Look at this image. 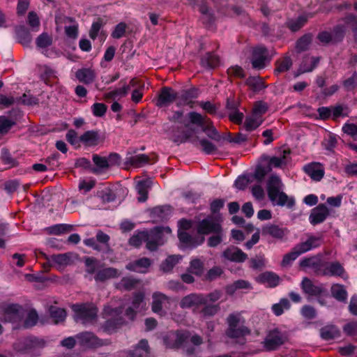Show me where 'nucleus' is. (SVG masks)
<instances>
[{"label":"nucleus","instance_id":"393cba45","mask_svg":"<svg viewBox=\"0 0 357 357\" xmlns=\"http://www.w3.org/2000/svg\"><path fill=\"white\" fill-rule=\"evenodd\" d=\"M344 273V268L342 264L337 261H334L328 264L324 269H321L320 275L343 278Z\"/></svg>","mask_w":357,"mask_h":357},{"label":"nucleus","instance_id":"9b49d317","mask_svg":"<svg viewBox=\"0 0 357 357\" xmlns=\"http://www.w3.org/2000/svg\"><path fill=\"white\" fill-rule=\"evenodd\" d=\"M271 57L269 56L267 49L263 46H257L253 49L252 64L254 68L262 69L266 62H269Z\"/></svg>","mask_w":357,"mask_h":357},{"label":"nucleus","instance_id":"a19ab883","mask_svg":"<svg viewBox=\"0 0 357 357\" xmlns=\"http://www.w3.org/2000/svg\"><path fill=\"white\" fill-rule=\"evenodd\" d=\"M246 85L253 91H259L266 88L263 79L259 77H249L245 81Z\"/></svg>","mask_w":357,"mask_h":357},{"label":"nucleus","instance_id":"4468645a","mask_svg":"<svg viewBox=\"0 0 357 357\" xmlns=\"http://www.w3.org/2000/svg\"><path fill=\"white\" fill-rule=\"evenodd\" d=\"M288 233V229L274 224H266L261 228L264 236H269L278 241H282Z\"/></svg>","mask_w":357,"mask_h":357},{"label":"nucleus","instance_id":"412c9836","mask_svg":"<svg viewBox=\"0 0 357 357\" xmlns=\"http://www.w3.org/2000/svg\"><path fill=\"white\" fill-rule=\"evenodd\" d=\"M329 215V210L324 204H320L314 208L309 217L312 225H315L323 222Z\"/></svg>","mask_w":357,"mask_h":357},{"label":"nucleus","instance_id":"cd10ccee","mask_svg":"<svg viewBox=\"0 0 357 357\" xmlns=\"http://www.w3.org/2000/svg\"><path fill=\"white\" fill-rule=\"evenodd\" d=\"M121 273L118 269L109 267L98 271L94 276L96 281L105 282L107 280L116 278L120 275Z\"/></svg>","mask_w":357,"mask_h":357},{"label":"nucleus","instance_id":"c9c22d12","mask_svg":"<svg viewBox=\"0 0 357 357\" xmlns=\"http://www.w3.org/2000/svg\"><path fill=\"white\" fill-rule=\"evenodd\" d=\"M76 77L81 82L89 84L94 81L96 73L91 68H82L77 71Z\"/></svg>","mask_w":357,"mask_h":357},{"label":"nucleus","instance_id":"473e14b6","mask_svg":"<svg viewBox=\"0 0 357 357\" xmlns=\"http://www.w3.org/2000/svg\"><path fill=\"white\" fill-rule=\"evenodd\" d=\"M153 162L151 156L146 154H139L127 159V164L134 167H140L144 165Z\"/></svg>","mask_w":357,"mask_h":357},{"label":"nucleus","instance_id":"20e7f679","mask_svg":"<svg viewBox=\"0 0 357 357\" xmlns=\"http://www.w3.org/2000/svg\"><path fill=\"white\" fill-rule=\"evenodd\" d=\"M123 307H114L110 305L106 306L103 311V315L107 321L104 325V330L112 333L116 329L126 324V321L121 316Z\"/></svg>","mask_w":357,"mask_h":357},{"label":"nucleus","instance_id":"052dcab7","mask_svg":"<svg viewBox=\"0 0 357 357\" xmlns=\"http://www.w3.org/2000/svg\"><path fill=\"white\" fill-rule=\"evenodd\" d=\"M38 320V316L35 310L29 311L24 321V327L29 328L36 324Z\"/></svg>","mask_w":357,"mask_h":357},{"label":"nucleus","instance_id":"680f3d73","mask_svg":"<svg viewBox=\"0 0 357 357\" xmlns=\"http://www.w3.org/2000/svg\"><path fill=\"white\" fill-rule=\"evenodd\" d=\"M227 74L229 78H243L245 77L243 69L238 66H231L227 70Z\"/></svg>","mask_w":357,"mask_h":357},{"label":"nucleus","instance_id":"de8ad7c7","mask_svg":"<svg viewBox=\"0 0 357 357\" xmlns=\"http://www.w3.org/2000/svg\"><path fill=\"white\" fill-rule=\"evenodd\" d=\"M50 316L55 324L63 322L66 317V312L63 308L51 307L50 309Z\"/></svg>","mask_w":357,"mask_h":357},{"label":"nucleus","instance_id":"e2e57ef3","mask_svg":"<svg viewBox=\"0 0 357 357\" xmlns=\"http://www.w3.org/2000/svg\"><path fill=\"white\" fill-rule=\"evenodd\" d=\"M102 26L103 23L100 19H98L96 22H94L92 24L91 28L89 31V36L91 39L95 40L97 38L98 34Z\"/></svg>","mask_w":357,"mask_h":357},{"label":"nucleus","instance_id":"774afa93","mask_svg":"<svg viewBox=\"0 0 357 357\" xmlns=\"http://www.w3.org/2000/svg\"><path fill=\"white\" fill-rule=\"evenodd\" d=\"M127 26L124 22H121L118 24L113 32L112 33V36L114 38L118 39L122 38L126 32Z\"/></svg>","mask_w":357,"mask_h":357},{"label":"nucleus","instance_id":"69168bd1","mask_svg":"<svg viewBox=\"0 0 357 357\" xmlns=\"http://www.w3.org/2000/svg\"><path fill=\"white\" fill-rule=\"evenodd\" d=\"M17 101L22 104L27 105H36L38 102V98L33 96L29 93H24L23 96L17 100Z\"/></svg>","mask_w":357,"mask_h":357},{"label":"nucleus","instance_id":"a211bd4d","mask_svg":"<svg viewBox=\"0 0 357 357\" xmlns=\"http://www.w3.org/2000/svg\"><path fill=\"white\" fill-rule=\"evenodd\" d=\"M76 337L79 344L86 348H97L103 345L101 340L89 332L79 333Z\"/></svg>","mask_w":357,"mask_h":357},{"label":"nucleus","instance_id":"49530a36","mask_svg":"<svg viewBox=\"0 0 357 357\" xmlns=\"http://www.w3.org/2000/svg\"><path fill=\"white\" fill-rule=\"evenodd\" d=\"M147 234L146 231H137L129 239V245L138 248L146 241Z\"/></svg>","mask_w":357,"mask_h":357},{"label":"nucleus","instance_id":"603ef678","mask_svg":"<svg viewBox=\"0 0 357 357\" xmlns=\"http://www.w3.org/2000/svg\"><path fill=\"white\" fill-rule=\"evenodd\" d=\"M52 38L47 33H43L36 40L37 46L40 48H45L52 45Z\"/></svg>","mask_w":357,"mask_h":357},{"label":"nucleus","instance_id":"4be33fe9","mask_svg":"<svg viewBox=\"0 0 357 357\" xmlns=\"http://www.w3.org/2000/svg\"><path fill=\"white\" fill-rule=\"evenodd\" d=\"M80 142L86 146H95L104 142V137L98 130H88L79 137Z\"/></svg>","mask_w":357,"mask_h":357},{"label":"nucleus","instance_id":"3c124183","mask_svg":"<svg viewBox=\"0 0 357 357\" xmlns=\"http://www.w3.org/2000/svg\"><path fill=\"white\" fill-rule=\"evenodd\" d=\"M319 61V59L318 57H306L301 66L303 73L312 71Z\"/></svg>","mask_w":357,"mask_h":357},{"label":"nucleus","instance_id":"bb28decb","mask_svg":"<svg viewBox=\"0 0 357 357\" xmlns=\"http://www.w3.org/2000/svg\"><path fill=\"white\" fill-rule=\"evenodd\" d=\"M223 255L228 260L235 262H243L248 257L245 253L236 247L228 248L224 251Z\"/></svg>","mask_w":357,"mask_h":357},{"label":"nucleus","instance_id":"f3484780","mask_svg":"<svg viewBox=\"0 0 357 357\" xmlns=\"http://www.w3.org/2000/svg\"><path fill=\"white\" fill-rule=\"evenodd\" d=\"M351 29L354 31H357V20L355 17H348L344 24H338L335 27L333 31V40L335 43L340 41L343 37L347 29Z\"/></svg>","mask_w":357,"mask_h":357},{"label":"nucleus","instance_id":"79ce46f5","mask_svg":"<svg viewBox=\"0 0 357 357\" xmlns=\"http://www.w3.org/2000/svg\"><path fill=\"white\" fill-rule=\"evenodd\" d=\"M181 255H170L161 264L163 272H169L181 260Z\"/></svg>","mask_w":357,"mask_h":357},{"label":"nucleus","instance_id":"338daca9","mask_svg":"<svg viewBox=\"0 0 357 357\" xmlns=\"http://www.w3.org/2000/svg\"><path fill=\"white\" fill-rule=\"evenodd\" d=\"M229 120L236 124L241 123L243 119V114L236 109L234 107L232 108V111H230L228 114Z\"/></svg>","mask_w":357,"mask_h":357},{"label":"nucleus","instance_id":"5fc2aeb1","mask_svg":"<svg viewBox=\"0 0 357 357\" xmlns=\"http://www.w3.org/2000/svg\"><path fill=\"white\" fill-rule=\"evenodd\" d=\"M202 151L206 154H214L217 151V147L212 142L206 139L199 140Z\"/></svg>","mask_w":357,"mask_h":357},{"label":"nucleus","instance_id":"13d9d810","mask_svg":"<svg viewBox=\"0 0 357 357\" xmlns=\"http://www.w3.org/2000/svg\"><path fill=\"white\" fill-rule=\"evenodd\" d=\"M312 37L310 34H307L301 37L296 43V49L300 52L307 50L312 41Z\"/></svg>","mask_w":357,"mask_h":357},{"label":"nucleus","instance_id":"6ab92c4d","mask_svg":"<svg viewBox=\"0 0 357 357\" xmlns=\"http://www.w3.org/2000/svg\"><path fill=\"white\" fill-rule=\"evenodd\" d=\"M147 238H146V247L150 251H155L158 247L164 243L162 239V234L161 231L155 228L149 231H146Z\"/></svg>","mask_w":357,"mask_h":357},{"label":"nucleus","instance_id":"aec40b11","mask_svg":"<svg viewBox=\"0 0 357 357\" xmlns=\"http://www.w3.org/2000/svg\"><path fill=\"white\" fill-rule=\"evenodd\" d=\"M290 155V151L284 149L282 151V154L278 156L269 157L267 155H261V160L267 162V167L275 168H281L285 166L287 163V157Z\"/></svg>","mask_w":357,"mask_h":357},{"label":"nucleus","instance_id":"f03ea898","mask_svg":"<svg viewBox=\"0 0 357 357\" xmlns=\"http://www.w3.org/2000/svg\"><path fill=\"white\" fill-rule=\"evenodd\" d=\"M283 183L277 175L271 176L266 183V190L269 199L273 205L292 208L295 202L282 191Z\"/></svg>","mask_w":357,"mask_h":357},{"label":"nucleus","instance_id":"0e129e2a","mask_svg":"<svg viewBox=\"0 0 357 357\" xmlns=\"http://www.w3.org/2000/svg\"><path fill=\"white\" fill-rule=\"evenodd\" d=\"M172 140L178 144L185 143L188 142L187 135H185L183 130L175 131L172 135Z\"/></svg>","mask_w":357,"mask_h":357},{"label":"nucleus","instance_id":"ea45409f","mask_svg":"<svg viewBox=\"0 0 357 357\" xmlns=\"http://www.w3.org/2000/svg\"><path fill=\"white\" fill-rule=\"evenodd\" d=\"M292 65L291 59L288 56H284L275 62V73H283L289 70Z\"/></svg>","mask_w":357,"mask_h":357},{"label":"nucleus","instance_id":"a18cd8bd","mask_svg":"<svg viewBox=\"0 0 357 357\" xmlns=\"http://www.w3.org/2000/svg\"><path fill=\"white\" fill-rule=\"evenodd\" d=\"M251 289V284L249 282L244 280H239L234 282L232 284L227 287V292L229 294H232L237 289Z\"/></svg>","mask_w":357,"mask_h":357},{"label":"nucleus","instance_id":"b1692460","mask_svg":"<svg viewBox=\"0 0 357 357\" xmlns=\"http://www.w3.org/2000/svg\"><path fill=\"white\" fill-rule=\"evenodd\" d=\"M303 291L310 296H319L324 292V288L321 285H316L307 277L303 278L301 283Z\"/></svg>","mask_w":357,"mask_h":357},{"label":"nucleus","instance_id":"58836bf2","mask_svg":"<svg viewBox=\"0 0 357 357\" xmlns=\"http://www.w3.org/2000/svg\"><path fill=\"white\" fill-rule=\"evenodd\" d=\"M340 330L333 325L326 326L321 329V337L325 340H330L340 337Z\"/></svg>","mask_w":357,"mask_h":357},{"label":"nucleus","instance_id":"7c9ffc66","mask_svg":"<svg viewBox=\"0 0 357 357\" xmlns=\"http://www.w3.org/2000/svg\"><path fill=\"white\" fill-rule=\"evenodd\" d=\"M130 86H137L135 89H134L131 94V100L135 103H138L141 101L143 98V91L144 88V84L139 82V80L133 78L130 81Z\"/></svg>","mask_w":357,"mask_h":357},{"label":"nucleus","instance_id":"423d86ee","mask_svg":"<svg viewBox=\"0 0 357 357\" xmlns=\"http://www.w3.org/2000/svg\"><path fill=\"white\" fill-rule=\"evenodd\" d=\"M222 219L220 215L208 216L200 221L197 225V232L200 234H209L211 233L220 234L222 232Z\"/></svg>","mask_w":357,"mask_h":357},{"label":"nucleus","instance_id":"f704fd0d","mask_svg":"<svg viewBox=\"0 0 357 357\" xmlns=\"http://www.w3.org/2000/svg\"><path fill=\"white\" fill-rule=\"evenodd\" d=\"M130 91V85L126 83L121 88L115 89L104 94L105 100H115L125 97Z\"/></svg>","mask_w":357,"mask_h":357},{"label":"nucleus","instance_id":"c756f323","mask_svg":"<svg viewBox=\"0 0 357 357\" xmlns=\"http://www.w3.org/2000/svg\"><path fill=\"white\" fill-rule=\"evenodd\" d=\"M169 303V298L165 294L155 292L153 294L152 310L155 313L162 312L163 305Z\"/></svg>","mask_w":357,"mask_h":357},{"label":"nucleus","instance_id":"72a5a7b5","mask_svg":"<svg viewBox=\"0 0 357 357\" xmlns=\"http://www.w3.org/2000/svg\"><path fill=\"white\" fill-rule=\"evenodd\" d=\"M151 181L150 180H143L137 183L136 189L139 195L138 201L140 202H145L148 198L149 190L151 188Z\"/></svg>","mask_w":357,"mask_h":357},{"label":"nucleus","instance_id":"9d476101","mask_svg":"<svg viewBox=\"0 0 357 357\" xmlns=\"http://www.w3.org/2000/svg\"><path fill=\"white\" fill-rule=\"evenodd\" d=\"M22 308L16 304H3L0 307V314L5 321H17L21 319Z\"/></svg>","mask_w":357,"mask_h":357},{"label":"nucleus","instance_id":"dca6fc26","mask_svg":"<svg viewBox=\"0 0 357 357\" xmlns=\"http://www.w3.org/2000/svg\"><path fill=\"white\" fill-rule=\"evenodd\" d=\"M321 257L319 255L304 257L299 261V266L302 270L306 271L307 268H312L317 275L321 274Z\"/></svg>","mask_w":357,"mask_h":357},{"label":"nucleus","instance_id":"f257e3e1","mask_svg":"<svg viewBox=\"0 0 357 357\" xmlns=\"http://www.w3.org/2000/svg\"><path fill=\"white\" fill-rule=\"evenodd\" d=\"M189 123L185 125L184 131L188 141L194 142L197 139L196 129L193 126L199 127L211 139L219 141L220 135L214 127L211 120L206 116H202L196 112H190L188 114Z\"/></svg>","mask_w":357,"mask_h":357},{"label":"nucleus","instance_id":"5701e85b","mask_svg":"<svg viewBox=\"0 0 357 357\" xmlns=\"http://www.w3.org/2000/svg\"><path fill=\"white\" fill-rule=\"evenodd\" d=\"M151 264L152 261L150 259L147 257H142L126 265V268L130 271L146 273L148 272Z\"/></svg>","mask_w":357,"mask_h":357},{"label":"nucleus","instance_id":"1a4fd4ad","mask_svg":"<svg viewBox=\"0 0 357 357\" xmlns=\"http://www.w3.org/2000/svg\"><path fill=\"white\" fill-rule=\"evenodd\" d=\"M189 337V333L183 331L169 332L164 337L166 346L172 349H178L181 347Z\"/></svg>","mask_w":357,"mask_h":357},{"label":"nucleus","instance_id":"7ed1b4c3","mask_svg":"<svg viewBox=\"0 0 357 357\" xmlns=\"http://www.w3.org/2000/svg\"><path fill=\"white\" fill-rule=\"evenodd\" d=\"M228 328L226 334L228 337L237 340L239 342L243 343L242 340L251 333L250 329L247 327L245 319L240 312L230 314L227 318Z\"/></svg>","mask_w":357,"mask_h":357},{"label":"nucleus","instance_id":"f8f14e48","mask_svg":"<svg viewBox=\"0 0 357 357\" xmlns=\"http://www.w3.org/2000/svg\"><path fill=\"white\" fill-rule=\"evenodd\" d=\"M303 172L314 181H320L325 175V168L323 164L319 162H312L305 165Z\"/></svg>","mask_w":357,"mask_h":357},{"label":"nucleus","instance_id":"e433bc0d","mask_svg":"<svg viewBox=\"0 0 357 357\" xmlns=\"http://www.w3.org/2000/svg\"><path fill=\"white\" fill-rule=\"evenodd\" d=\"M128 357H149L148 342L145 340H142L139 345L132 351L129 353Z\"/></svg>","mask_w":357,"mask_h":357},{"label":"nucleus","instance_id":"c03bdc74","mask_svg":"<svg viewBox=\"0 0 357 357\" xmlns=\"http://www.w3.org/2000/svg\"><path fill=\"white\" fill-rule=\"evenodd\" d=\"M333 296L340 301H344L347 298V293L343 285L335 284L331 287Z\"/></svg>","mask_w":357,"mask_h":357},{"label":"nucleus","instance_id":"c85d7f7f","mask_svg":"<svg viewBox=\"0 0 357 357\" xmlns=\"http://www.w3.org/2000/svg\"><path fill=\"white\" fill-rule=\"evenodd\" d=\"M141 281L132 277H124L115 284V287L120 291H131L140 284Z\"/></svg>","mask_w":357,"mask_h":357},{"label":"nucleus","instance_id":"4d7b16f0","mask_svg":"<svg viewBox=\"0 0 357 357\" xmlns=\"http://www.w3.org/2000/svg\"><path fill=\"white\" fill-rule=\"evenodd\" d=\"M299 257L298 254L296 252L294 248L291 250L283 256L281 261V266L282 267H287L291 264V263Z\"/></svg>","mask_w":357,"mask_h":357},{"label":"nucleus","instance_id":"8fccbe9b","mask_svg":"<svg viewBox=\"0 0 357 357\" xmlns=\"http://www.w3.org/2000/svg\"><path fill=\"white\" fill-rule=\"evenodd\" d=\"M73 229L71 225L60 224L56 225L49 228L50 234L59 235L63 233L69 232Z\"/></svg>","mask_w":357,"mask_h":357},{"label":"nucleus","instance_id":"2eb2a0df","mask_svg":"<svg viewBox=\"0 0 357 357\" xmlns=\"http://www.w3.org/2000/svg\"><path fill=\"white\" fill-rule=\"evenodd\" d=\"M178 98V93L172 88L162 87L158 95L156 105L159 107L167 106Z\"/></svg>","mask_w":357,"mask_h":357},{"label":"nucleus","instance_id":"0eeeda50","mask_svg":"<svg viewBox=\"0 0 357 357\" xmlns=\"http://www.w3.org/2000/svg\"><path fill=\"white\" fill-rule=\"evenodd\" d=\"M72 309L75 313L77 319L83 321V323H92L96 320L98 310L96 307L86 305H73Z\"/></svg>","mask_w":357,"mask_h":357},{"label":"nucleus","instance_id":"ddd939ff","mask_svg":"<svg viewBox=\"0 0 357 357\" xmlns=\"http://www.w3.org/2000/svg\"><path fill=\"white\" fill-rule=\"evenodd\" d=\"M285 341L284 335L278 330L270 331L264 341V346L268 351L276 349Z\"/></svg>","mask_w":357,"mask_h":357},{"label":"nucleus","instance_id":"864d4df0","mask_svg":"<svg viewBox=\"0 0 357 357\" xmlns=\"http://www.w3.org/2000/svg\"><path fill=\"white\" fill-rule=\"evenodd\" d=\"M189 271L196 275H201L204 271V264L198 259H194L191 261Z\"/></svg>","mask_w":357,"mask_h":357},{"label":"nucleus","instance_id":"a878e982","mask_svg":"<svg viewBox=\"0 0 357 357\" xmlns=\"http://www.w3.org/2000/svg\"><path fill=\"white\" fill-rule=\"evenodd\" d=\"M46 259L56 269H62L70 264V255L68 253L54 255Z\"/></svg>","mask_w":357,"mask_h":357},{"label":"nucleus","instance_id":"bf43d9fd","mask_svg":"<svg viewBox=\"0 0 357 357\" xmlns=\"http://www.w3.org/2000/svg\"><path fill=\"white\" fill-rule=\"evenodd\" d=\"M107 109V107L104 103L96 102L91 106L92 113L96 117L103 116L105 114Z\"/></svg>","mask_w":357,"mask_h":357},{"label":"nucleus","instance_id":"39448f33","mask_svg":"<svg viewBox=\"0 0 357 357\" xmlns=\"http://www.w3.org/2000/svg\"><path fill=\"white\" fill-rule=\"evenodd\" d=\"M268 110V105L262 101L255 102L251 114L248 116L244 122V126L247 130L251 131L257 128L264 121L263 116Z\"/></svg>","mask_w":357,"mask_h":357},{"label":"nucleus","instance_id":"6e6552de","mask_svg":"<svg viewBox=\"0 0 357 357\" xmlns=\"http://www.w3.org/2000/svg\"><path fill=\"white\" fill-rule=\"evenodd\" d=\"M204 302V294H190L181 299L179 305L183 309H192L193 312L197 313Z\"/></svg>","mask_w":357,"mask_h":357},{"label":"nucleus","instance_id":"4c0bfd02","mask_svg":"<svg viewBox=\"0 0 357 357\" xmlns=\"http://www.w3.org/2000/svg\"><path fill=\"white\" fill-rule=\"evenodd\" d=\"M261 281L269 287L278 286L280 282V277L273 272H265L260 275Z\"/></svg>","mask_w":357,"mask_h":357},{"label":"nucleus","instance_id":"6e6d98bb","mask_svg":"<svg viewBox=\"0 0 357 357\" xmlns=\"http://www.w3.org/2000/svg\"><path fill=\"white\" fill-rule=\"evenodd\" d=\"M86 272L89 274L95 273L99 267L98 260L94 257H86L84 259Z\"/></svg>","mask_w":357,"mask_h":357},{"label":"nucleus","instance_id":"2f4dec72","mask_svg":"<svg viewBox=\"0 0 357 357\" xmlns=\"http://www.w3.org/2000/svg\"><path fill=\"white\" fill-rule=\"evenodd\" d=\"M198 96V92L196 89H190L186 91H183L182 94L179 97V100L177 102L178 106L181 105H190L192 107V99L196 98Z\"/></svg>","mask_w":357,"mask_h":357},{"label":"nucleus","instance_id":"09e8293b","mask_svg":"<svg viewBox=\"0 0 357 357\" xmlns=\"http://www.w3.org/2000/svg\"><path fill=\"white\" fill-rule=\"evenodd\" d=\"M290 307V303L287 298H282L278 303H275L272 306V311L276 316H280L284 310H289Z\"/></svg>","mask_w":357,"mask_h":357},{"label":"nucleus","instance_id":"37998d69","mask_svg":"<svg viewBox=\"0 0 357 357\" xmlns=\"http://www.w3.org/2000/svg\"><path fill=\"white\" fill-rule=\"evenodd\" d=\"M204 306L202 309L199 308L197 313L203 318L210 317L214 316L220 310L219 305H211L210 303L202 304Z\"/></svg>","mask_w":357,"mask_h":357}]
</instances>
